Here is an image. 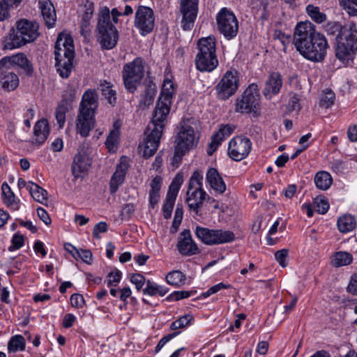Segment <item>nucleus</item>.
<instances>
[{"instance_id":"nucleus-1","label":"nucleus","mask_w":357,"mask_h":357,"mask_svg":"<svg viewBox=\"0 0 357 357\" xmlns=\"http://www.w3.org/2000/svg\"><path fill=\"white\" fill-rule=\"evenodd\" d=\"M293 43L303 57L313 62L324 61L329 47L326 37L317 32L315 26L308 21L297 24Z\"/></svg>"},{"instance_id":"nucleus-2","label":"nucleus","mask_w":357,"mask_h":357,"mask_svg":"<svg viewBox=\"0 0 357 357\" xmlns=\"http://www.w3.org/2000/svg\"><path fill=\"white\" fill-rule=\"evenodd\" d=\"M171 103L158 98L151 122L147 129L151 132L148 134L144 146L143 156L146 158L153 156L159 146Z\"/></svg>"},{"instance_id":"nucleus-3","label":"nucleus","mask_w":357,"mask_h":357,"mask_svg":"<svg viewBox=\"0 0 357 357\" xmlns=\"http://www.w3.org/2000/svg\"><path fill=\"white\" fill-rule=\"evenodd\" d=\"M39 36V25L36 22L21 19L6 37L3 48L11 50L21 47L33 43Z\"/></svg>"},{"instance_id":"nucleus-4","label":"nucleus","mask_w":357,"mask_h":357,"mask_svg":"<svg viewBox=\"0 0 357 357\" xmlns=\"http://www.w3.org/2000/svg\"><path fill=\"white\" fill-rule=\"evenodd\" d=\"M75 57L72 37L66 33L59 35L54 46L55 66L59 75L68 78L73 68Z\"/></svg>"},{"instance_id":"nucleus-5","label":"nucleus","mask_w":357,"mask_h":357,"mask_svg":"<svg viewBox=\"0 0 357 357\" xmlns=\"http://www.w3.org/2000/svg\"><path fill=\"white\" fill-rule=\"evenodd\" d=\"M98 107V95L95 90L88 89L82 96L77 119V130L87 137L94 126V114Z\"/></svg>"},{"instance_id":"nucleus-6","label":"nucleus","mask_w":357,"mask_h":357,"mask_svg":"<svg viewBox=\"0 0 357 357\" xmlns=\"http://www.w3.org/2000/svg\"><path fill=\"white\" fill-rule=\"evenodd\" d=\"M357 53V27L354 23L344 25L342 35L336 38L335 56L344 64L349 65Z\"/></svg>"},{"instance_id":"nucleus-7","label":"nucleus","mask_w":357,"mask_h":357,"mask_svg":"<svg viewBox=\"0 0 357 357\" xmlns=\"http://www.w3.org/2000/svg\"><path fill=\"white\" fill-rule=\"evenodd\" d=\"M214 202L215 199L210 197L203 188V174L202 171L196 170L191 176L186 192V203L189 210L196 215L200 214V209L204 201Z\"/></svg>"},{"instance_id":"nucleus-8","label":"nucleus","mask_w":357,"mask_h":357,"mask_svg":"<svg viewBox=\"0 0 357 357\" xmlns=\"http://www.w3.org/2000/svg\"><path fill=\"white\" fill-rule=\"evenodd\" d=\"M198 52L195 58L197 70L201 72H211L217 68L216 42L213 36L202 38L197 43Z\"/></svg>"},{"instance_id":"nucleus-9","label":"nucleus","mask_w":357,"mask_h":357,"mask_svg":"<svg viewBox=\"0 0 357 357\" xmlns=\"http://www.w3.org/2000/svg\"><path fill=\"white\" fill-rule=\"evenodd\" d=\"M110 18L109 9L107 7L103 8L100 11L97 25L98 40L103 50L113 49L119 40V32Z\"/></svg>"},{"instance_id":"nucleus-10","label":"nucleus","mask_w":357,"mask_h":357,"mask_svg":"<svg viewBox=\"0 0 357 357\" xmlns=\"http://www.w3.org/2000/svg\"><path fill=\"white\" fill-rule=\"evenodd\" d=\"M144 75V63L141 58L124 65L122 71L123 84L126 90L133 93L137 89Z\"/></svg>"},{"instance_id":"nucleus-11","label":"nucleus","mask_w":357,"mask_h":357,"mask_svg":"<svg viewBox=\"0 0 357 357\" xmlns=\"http://www.w3.org/2000/svg\"><path fill=\"white\" fill-rule=\"evenodd\" d=\"M259 87L256 84H250L241 97L236 100L235 111L240 113L257 114L260 105Z\"/></svg>"},{"instance_id":"nucleus-12","label":"nucleus","mask_w":357,"mask_h":357,"mask_svg":"<svg viewBox=\"0 0 357 357\" xmlns=\"http://www.w3.org/2000/svg\"><path fill=\"white\" fill-rule=\"evenodd\" d=\"M195 232L197 238L207 245L227 243L235 238L234 234L229 230L212 229L197 226Z\"/></svg>"},{"instance_id":"nucleus-13","label":"nucleus","mask_w":357,"mask_h":357,"mask_svg":"<svg viewBox=\"0 0 357 357\" xmlns=\"http://www.w3.org/2000/svg\"><path fill=\"white\" fill-rule=\"evenodd\" d=\"M218 29L227 39L236 37L238 31V22L235 15L226 8H222L216 16Z\"/></svg>"},{"instance_id":"nucleus-14","label":"nucleus","mask_w":357,"mask_h":357,"mask_svg":"<svg viewBox=\"0 0 357 357\" xmlns=\"http://www.w3.org/2000/svg\"><path fill=\"white\" fill-rule=\"evenodd\" d=\"M195 144L194 129L189 126L182 127L177 135L173 162H179L182 157L195 146Z\"/></svg>"},{"instance_id":"nucleus-15","label":"nucleus","mask_w":357,"mask_h":357,"mask_svg":"<svg viewBox=\"0 0 357 357\" xmlns=\"http://www.w3.org/2000/svg\"><path fill=\"white\" fill-rule=\"evenodd\" d=\"M238 82L237 71H227L215 86L218 98L220 100L229 99L237 91Z\"/></svg>"},{"instance_id":"nucleus-16","label":"nucleus","mask_w":357,"mask_h":357,"mask_svg":"<svg viewBox=\"0 0 357 357\" xmlns=\"http://www.w3.org/2000/svg\"><path fill=\"white\" fill-rule=\"evenodd\" d=\"M134 25L142 36L150 33L155 26L153 10L147 6H139L135 13Z\"/></svg>"},{"instance_id":"nucleus-17","label":"nucleus","mask_w":357,"mask_h":357,"mask_svg":"<svg viewBox=\"0 0 357 357\" xmlns=\"http://www.w3.org/2000/svg\"><path fill=\"white\" fill-rule=\"evenodd\" d=\"M252 149V142L246 137L237 136L232 138L228 147L229 157L236 161H241L245 158Z\"/></svg>"},{"instance_id":"nucleus-18","label":"nucleus","mask_w":357,"mask_h":357,"mask_svg":"<svg viewBox=\"0 0 357 357\" xmlns=\"http://www.w3.org/2000/svg\"><path fill=\"white\" fill-rule=\"evenodd\" d=\"M199 0H180V12L182 14L181 26L190 30L194 26L198 13Z\"/></svg>"},{"instance_id":"nucleus-19","label":"nucleus","mask_w":357,"mask_h":357,"mask_svg":"<svg viewBox=\"0 0 357 357\" xmlns=\"http://www.w3.org/2000/svg\"><path fill=\"white\" fill-rule=\"evenodd\" d=\"M90 147L89 145L79 146L78 153L75 155L72 163V173L75 178L82 176L85 174L91 166Z\"/></svg>"},{"instance_id":"nucleus-20","label":"nucleus","mask_w":357,"mask_h":357,"mask_svg":"<svg viewBox=\"0 0 357 357\" xmlns=\"http://www.w3.org/2000/svg\"><path fill=\"white\" fill-rule=\"evenodd\" d=\"M1 65L6 66L11 69L18 67L23 70L27 75H31L33 73L31 63L24 53H17L12 56L3 57L0 60Z\"/></svg>"},{"instance_id":"nucleus-21","label":"nucleus","mask_w":357,"mask_h":357,"mask_svg":"<svg viewBox=\"0 0 357 357\" xmlns=\"http://www.w3.org/2000/svg\"><path fill=\"white\" fill-rule=\"evenodd\" d=\"M183 182V176L177 175L169 185L165 204L162 207L163 215L165 219H169L172 213L175 201Z\"/></svg>"},{"instance_id":"nucleus-22","label":"nucleus","mask_w":357,"mask_h":357,"mask_svg":"<svg viewBox=\"0 0 357 357\" xmlns=\"http://www.w3.org/2000/svg\"><path fill=\"white\" fill-rule=\"evenodd\" d=\"M0 84L6 91H13L18 87L20 79L14 69L6 66H0Z\"/></svg>"},{"instance_id":"nucleus-23","label":"nucleus","mask_w":357,"mask_h":357,"mask_svg":"<svg viewBox=\"0 0 357 357\" xmlns=\"http://www.w3.org/2000/svg\"><path fill=\"white\" fill-rule=\"evenodd\" d=\"M177 249L183 255L192 256L199 252V248L193 241L190 231L184 229L177 243Z\"/></svg>"},{"instance_id":"nucleus-24","label":"nucleus","mask_w":357,"mask_h":357,"mask_svg":"<svg viewBox=\"0 0 357 357\" xmlns=\"http://www.w3.org/2000/svg\"><path fill=\"white\" fill-rule=\"evenodd\" d=\"M283 80L282 75L278 72H272L268 74L265 82L263 94L267 99H271L273 96L278 94L282 86Z\"/></svg>"},{"instance_id":"nucleus-25","label":"nucleus","mask_w":357,"mask_h":357,"mask_svg":"<svg viewBox=\"0 0 357 357\" xmlns=\"http://www.w3.org/2000/svg\"><path fill=\"white\" fill-rule=\"evenodd\" d=\"M206 181L217 195H222L227 190V185L218 171L213 167L207 170Z\"/></svg>"},{"instance_id":"nucleus-26","label":"nucleus","mask_w":357,"mask_h":357,"mask_svg":"<svg viewBox=\"0 0 357 357\" xmlns=\"http://www.w3.org/2000/svg\"><path fill=\"white\" fill-rule=\"evenodd\" d=\"M234 130V128L229 125H222L218 132L212 137V140L207 150L208 155H211L221 142L231 135Z\"/></svg>"},{"instance_id":"nucleus-27","label":"nucleus","mask_w":357,"mask_h":357,"mask_svg":"<svg viewBox=\"0 0 357 357\" xmlns=\"http://www.w3.org/2000/svg\"><path fill=\"white\" fill-rule=\"evenodd\" d=\"M38 7L46 26L48 28L53 27L56 20V15L54 7L51 1L39 0Z\"/></svg>"},{"instance_id":"nucleus-28","label":"nucleus","mask_w":357,"mask_h":357,"mask_svg":"<svg viewBox=\"0 0 357 357\" xmlns=\"http://www.w3.org/2000/svg\"><path fill=\"white\" fill-rule=\"evenodd\" d=\"M128 170V165L121 162L113 174L109 182V191L112 194H114L119 186L123 184Z\"/></svg>"},{"instance_id":"nucleus-29","label":"nucleus","mask_w":357,"mask_h":357,"mask_svg":"<svg viewBox=\"0 0 357 357\" xmlns=\"http://www.w3.org/2000/svg\"><path fill=\"white\" fill-rule=\"evenodd\" d=\"M121 121L116 120L113 123L112 129L110 130L105 141V146L109 152H115L117 149L120 139V128Z\"/></svg>"},{"instance_id":"nucleus-30","label":"nucleus","mask_w":357,"mask_h":357,"mask_svg":"<svg viewBox=\"0 0 357 357\" xmlns=\"http://www.w3.org/2000/svg\"><path fill=\"white\" fill-rule=\"evenodd\" d=\"M50 133L49 124L46 119L38 121L34 126V136L33 143L39 145L43 144Z\"/></svg>"},{"instance_id":"nucleus-31","label":"nucleus","mask_w":357,"mask_h":357,"mask_svg":"<svg viewBox=\"0 0 357 357\" xmlns=\"http://www.w3.org/2000/svg\"><path fill=\"white\" fill-rule=\"evenodd\" d=\"M1 190L3 201L6 206L13 211L19 210L20 206V200L15 198L14 193L6 182L2 184Z\"/></svg>"},{"instance_id":"nucleus-32","label":"nucleus","mask_w":357,"mask_h":357,"mask_svg":"<svg viewBox=\"0 0 357 357\" xmlns=\"http://www.w3.org/2000/svg\"><path fill=\"white\" fill-rule=\"evenodd\" d=\"M171 75H166L163 81V86L159 96L160 100L169 101L172 102L173 95L175 93L176 89L174 82L172 80Z\"/></svg>"},{"instance_id":"nucleus-33","label":"nucleus","mask_w":357,"mask_h":357,"mask_svg":"<svg viewBox=\"0 0 357 357\" xmlns=\"http://www.w3.org/2000/svg\"><path fill=\"white\" fill-rule=\"evenodd\" d=\"M93 3H90L88 5H85V10L82 15L81 20V34L84 36H86L90 31L89 25L90 21L93 14Z\"/></svg>"},{"instance_id":"nucleus-34","label":"nucleus","mask_w":357,"mask_h":357,"mask_svg":"<svg viewBox=\"0 0 357 357\" xmlns=\"http://www.w3.org/2000/svg\"><path fill=\"white\" fill-rule=\"evenodd\" d=\"M31 197L38 202L44 204L47 200V192L36 183L29 182L27 185Z\"/></svg>"},{"instance_id":"nucleus-35","label":"nucleus","mask_w":357,"mask_h":357,"mask_svg":"<svg viewBox=\"0 0 357 357\" xmlns=\"http://www.w3.org/2000/svg\"><path fill=\"white\" fill-rule=\"evenodd\" d=\"M333 183L331 175L325 171L319 172L314 176V183L317 188L326 190L330 188Z\"/></svg>"},{"instance_id":"nucleus-36","label":"nucleus","mask_w":357,"mask_h":357,"mask_svg":"<svg viewBox=\"0 0 357 357\" xmlns=\"http://www.w3.org/2000/svg\"><path fill=\"white\" fill-rule=\"evenodd\" d=\"M337 227L340 231L347 233L352 231L356 225L354 216L351 215H344L337 220Z\"/></svg>"},{"instance_id":"nucleus-37","label":"nucleus","mask_w":357,"mask_h":357,"mask_svg":"<svg viewBox=\"0 0 357 357\" xmlns=\"http://www.w3.org/2000/svg\"><path fill=\"white\" fill-rule=\"evenodd\" d=\"M353 261V256L351 253L340 251L337 252L333 256L331 264L335 267L347 266Z\"/></svg>"},{"instance_id":"nucleus-38","label":"nucleus","mask_w":357,"mask_h":357,"mask_svg":"<svg viewBox=\"0 0 357 357\" xmlns=\"http://www.w3.org/2000/svg\"><path fill=\"white\" fill-rule=\"evenodd\" d=\"M168 290V288L164 286L158 285L155 282L148 280L143 292L144 294H148L151 296L157 294L163 296L167 293Z\"/></svg>"},{"instance_id":"nucleus-39","label":"nucleus","mask_w":357,"mask_h":357,"mask_svg":"<svg viewBox=\"0 0 357 357\" xmlns=\"http://www.w3.org/2000/svg\"><path fill=\"white\" fill-rule=\"evenodd\" d=\"M70 109V105H68L65 100H61L56 109L55 116L57 124L60 128H63L66 122V114Z\"/></svg>"},{"instance_id":"nucleus-40","label":"nucleus","mask_w":357,"mask_h":357,"mask_svg":"<svg viewBox=\"0 0 357 357\" xmlns=\"http://www.w3.org/2000/svg\"><path fill=\"white\" fill-rule=\"evenodd\" d=\"M185 275L180 271H173L166 275V281L168 284L180 287L185 283Z\"/></svg>"},{"instance_id":"nucleus-41","label":"nucleus","mask_w":357,"mask_h":357,"mask_svg":"<svg viewBox=\"0 0 357 357\" xmlns=\"http://www.w3.org/2000/svg\"><path fill=\"white\" fill-rule=\"evenodd\" d=\"M156 94V86L153 83L146 85L144 93L141 100V104L145 107L149 106L153 102Z\"/></svg>"},{"instance_id":"nucleus-42","label":"nucleus","mask_w":357,"mask_h":357,"mask_svg":"<svg viewBox=\"0 0 357 357\" xmlns=\"http://www.w3.org/2000/svg\"><path fill=\"white\" fill-rule=\"evenodd\" d=\"M25 340L22 335H15L11 337L8 344L10 352L24 351L25 349Z\"/></svg>"},{"instance_id":"nucleus-43","label":"nucleus","mask_w":357,"mask_h":357,"mask_svg":"<svg viewBox=\"0 0 357 357\" xmlns=\"http://www.w3.org/2000/svg\"><path fill=\"white\" fill-rule=\"evenodd\" d=\"M306 11L311 19L317 23H322L326 19V15L320 12L318 7L313 5H308L306 7Z\"/></svg>"},{"instance_id":"nucleus-44","label":"nucleus","mask_w":357,"mask_h":357,"mask_svg":"<svg viewBox=\"0 0 357 357\" xmlns=\"http://www.w3.org/2000/svg\"><path fill=\"white\" fill-rule=\"evenodd\" d=\"M335 98V93L331 89H326L321 94L319 105L324 108H329L334 104Z\"/></svg>"},{"instance_id":"nucleus-45","label":"nucleus","mask_w":357,"mask_h":357,"mask_svg":"<svg viewBox=\"0 0 357 357\" xmlns=\"http://www.w3.org/2000/svg\"><path fill=\"white\" fill-rule=\"evenodd\" d=\"M340 5L350 15L357 16V0H339Z\"/></svg>"},{"instance_id":"nucleus-46","label":"nucleus","mask_w":357,"mask_h":357,"mask_svg":"<svg viewBox=\"0 0 357 357\" xmlns=\"http://www.w3.org/2000/svg\"><path fill=\"white\" fill-rule=\"evenodd\" d=\"M344 25L342 26L339 22H330L326 26V31L328 35L333 36L335 39L342 35Z\"/></svg>"},{"instance_id":"nucleus-47","label":"nucleus","mask_w":357,"mask_h":357,"mask_svg":"<svg viewBox=\"0 0 357 357\" xmlns=\"http://www.w3.org/2000/svg\"><path fill=\"white\" fill-rule=\"evenodd\" d=\"M313 204L315 210L320 214H325L329 208L328 202L324 197H316Z\"/></svg>"},{"instance_id":"nucleus-48","label":"nucleus","mask_w":357,"mask_h":357,"mask_svg":"<svg viewBox=\"0 0 357 357\" xmlns=\"http://www.w3.org/2000/svg\"><path fill=\"white\" fill-rule=\"evenodd\" d=\"M14 5L7 0H0V22L10 17V10Z\"/></svg>"},{"instance_id":"nucleus-49","label":"nucleus","mask_w":357,"mask_h":357,"mask_svg":"<svg viewBox=\"0 0 357 357\" xmlns=\"http://www.w3.org/2000/svg\"><path fill=\"white\" fill-rule=\"evenodd\" d=\"M192 319V316L190 314H185L181 317L179 319L172 322L171 324V328L172 330H176L179 328H183L188 325L190 324L191 320Z\"/></svg>"},{"instance_id":"nucleus-50","label":"nucleus","mask_w":357,"mask_h":357,"mask_svg":"<svg viewBox=\"0 0 357 357\" xmlns=\"http://www.w3.org/2000/svg\"><path fill=\"white\" fill-rule=\"evenodd\" d=\"M122 273L120 271L116 269L110 272L107 275V284L108 287H116L119 283L121 279Z\"/></svg>"},{"instance_id":"nucleus-51","label":"nucleus","mask_w":357,"mask_h":357,"mask_svg":"<svg viewBox=\"0 0 357 357\" xmlns=\"http://www.w3.org/2000/svg\"><path fill=\"white\" fill-rule=\"evenodd\" d=\"M192 294V291H176L169 295L166 299L169 301H177L190 297Z\"/></svg>"},{"instance_id":"nucleus-52","label":"nucleus","mask_w":357,"mask_h":357,"mask_svg":"<svg viewBox=\"0 0 357 357\" xmlns=\"http://www.w3.org/2000/svg\"><path fill=\"white\" fill-rule=\"evenodd\" d=\"M133 10L130 6H126L123 13L119 12L117 8H113L110 13V16H112L114 23L118 22V17L121 15L128 16L132 14Z\"/></svg>"},{"instance_id":"nucleus-53","label":"nucleus","mask_w":357,"mask_h":357,"mask_svg":"<svg viewBox=\"0 0 357 357\" xmlns=\"http://www.w3.org/2000/svg\"><path fill=\"white\" fill-rule=\"evenodd\" d=\"M76 94V90L72 86H68L67 88L63 91L62 94V100L67 102L68 105H70L73 101Z\"/></svg>"},{"instance_id":"nucleus-54","label":"nucleus","mask_w":357,"mask_h":357,"mask_svg":"<svg viewBox=\"0 0 357 357\" xmlns=\"http://www.w3.org/2000/svg\"><path fill=\"white\" fill-rule=\"evenodd\" d=\"M145 278L139 273L132 274L130 278V281L134 284L137 290H140L144 284Z\"/></svg>"},{"instance_id":"nucleus-55","label":"nucleus","mask_w":357,"mask_h":357,"mask_svg":"<svg viewBox=\"0 0 357 357\" xmlns=\"http://www.w3.org/2000/svg\"><path fill=\"white\" fill-rule=\"evenodd\" d=\"M12 246L9 248V250L20 249L24 245V237L22 235L15 234L12 238Z\"/></svg>"},{"instance_id":"nucleus-56","label":"nucleus","mask_w":357,"mask_h":357,"mask_svg":"<svg viewBox=\"0 0 357 357\" xmlns=\"http://www.w3.org/2000/svg\"><path fill=\"white\" fill-rule=\"evenodd\" d=\"M107 230V225L105 222H100L94 226L93 229V236L96 238H100V234L106 232Z\"/></svg>"},{"instance_id":"nucleus-57","label":"nucleus","mask_w":357,"mask_h":357,"mask_svg":"<svg viewBox=\"0 0 357 357\" xmlns=\"http://www.w3.org/2000/svg\"><path fill=\"white\" fill-rule=\"evenodd\" d=\"M70 300L72 306L77 308L82 307L84 304V299L83 296L79 294H73L70 296Z\"/></svg>"},{"instance_id":"nucleus-58","label":"nucleus","mask_w":357,"mask_h":357,"mask_svg":"<svg viewBox=\"0 0 357 357\" xmlns=\"http://www.w3.org/2000/svg\"><path fill=\"white\" fill-rule=\"evenodd\" d=\"M301 98L298 95L294 94L289 102V108L291 110L299 111L301 109L300 103Z\"/></svg>"},{"instance_id":"nucleus-59","label":"nucleus","mask_w":357,"mask_h":357,"mask_svg":"<svg viewBox=\"0 0 357 357\" xmlns=\"http://www.w3.org/2000/svg\"><path fill=\"white\" fill-rule=\"evenodd\" d=\"M102 94L109 104L113 105L116 102V91L114 90L109 87H107L102 90Z\"/></svg>"},{"instance_id":"nucleus-60","label":"nucleus","mask_w":357,"mask_h":357,"mask_svg":"<svg viewBox=\"0 0 357 357\" xmlns=\"http://www.w3.org/2000/svg\"><path fill=\"white\" fill-rule=\"evenodd\" d=\"M287 255H288V250L286 249H282V250H278L275 254V259L278 261L280 265L282 267H285L287 266L285 260H286Z\"/></svg>"},{"instance_id":"nucleus-61","label":"nucleus","mask_w":357,"mask_h":357,"mask_svg":"<svg viewBox=\"0 0 357 357\" xmlns=\"http://www.w3.org/2000/svg\"><path fill=\"white\" fill-rule=\"evenodd\" d=\"M79 259H81L84 262L91 264L92 262V253L89 250H79Z\"/></svg>"},{"instance_id":"nucleus-62","label":"nucleus","mask_w":357,"mask_h":357,"mask_svg":"<svg viewBox=\"0 0 357 357\" xmlns=\"http://www.w3.org/2000/svg\"><path fill=\"white\" fill-rule=\"evenodd\" d=\"M37 213L38 217L45 225H47L51 223V219L45 209H43V208H38Z\"/></svg>"},{"instance_id":"nucleus-63","label":"nucleus","mask_w":357,"mask_h":357,"mask_svg":"<svg viewBox=\"0 0 357 357\" xmlns=\"http://www.w3.org/2000/svg\"><path fill=\"white\" fill-rule=\"evenodd\" d=\"M347 289L350 293L357 295V273L351 277Z\"/></svg>"},{"instance_id":"nucleus-64","label":"nucleus","mask_w":357,"mask_h":357,"mask_svg":"<svg viewBox=\"0 0 357 357\" xmlns=\"http://www.w3.org/2000/svg\"><path fill=\"white\" fill-rule=\"evenodd\" d=\"M347 136L351 142H357V125L349 127L347 130Z\"/></svg>"}]
</instances>
